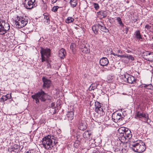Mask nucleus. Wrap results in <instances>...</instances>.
<instances>
[{"instance_id":"obj_27","label":"nucleus","mask_w":153,"mask_h":153,"mask_svg":"<svg viewBox=\"0 0 153 153\" xmlns=\"http://www.w3.org/2000/svg\"><path fill=\"white\" fill-rule=\"evenodd\" d=\"M99 14L101 15L102 18L105 17L107 16V13L105 11L101 10L99 13Z\"/></svg>"},{"instance_id":"obj_32","label":"nucleus","mask_w":153,"mask_h":153,"mask_svg":"<svg viewBox=\"0 0 153 153\" xmlns=\"http://www.w3.org/2000/svg\"><path fill=\"white\" fill-rule=\"evenodd\" d=\"M144 87L148 89H150L151 90H153V86L151 84L148 85L144 84Z\"/></svg>"},{"instance_id":"obj_9","label":"nucleus","mask_w":153,"mask_h":153,"mask_svg":"<svg viewBox=\"0 0 153 153\" xmlns=\"http://www.w3.org/2000/svg\"><path fill=\"white\" fill-rule=\"evenodd\" d=\"M79 48L84 53H87L90 52V47L88 44L80 43Z\"/></svg>"},{"instance_id":"obj_17","label":"nucleus","mask_w":153,"mask_h":153,"mask_svg":"<svg viewBox=\"0 0 153 153\" xmlns=\"http://www.w3.org/2000/svg\"><path fill=\"white\" fill-rule=\"evenodd\" d=\"M66 53L65 50L62 48L59 51V56L61 59H63L65 56Z\"/></svg>"},{"instance_id":"obj_36","label":"nucleus","mask_w":153,"mask_h":153,"mask_svg":"<svg viewBox=\"0 0 153 153\" xmlns=\"http://www.w3.org/2000/svg\"><path fill=\"white\" fill-rule=\"evenodd\" d=\"M5 97L7 98V100L10 99L11 97V94H8L5 96Z\"/></svg>"},{"instance_id":"obj_30","label":"nucleus","mask_w":153,"mask_h":153,"mask_svg":"<svg viewBox=\"0 0 153 153\" xmlns=\"http://www.w3.org/2000/svg\"><path fill=\"white\" fill-rule=\"evenodd\" d=\"M111 54L113 55L114 56H117L118 57H120V58H126V55H120L119 54H117L115 53H111Z\"/></svg>"},{"instance_id":"obj_28","label":"nucleus","mask_w":153,"mask_h":153,"mask_svg":"<svg viewBox=\"0 0 153 153\" xmlns=\"http://www.w3.org/2000/svg\"><path fill=\"white\" fill-rule=\"evenodd\" d=\"M76 45L74 43H71L70 46V48L72 50L73 53H74L76 50Z\"/></svg>"},{"instance_id":"obj_16","label":"nucleus","mask_w":153,"mask_h":153,"mask_svg":"<svg viewBox=\"0 0 153 153\" xmlns=\"http://www.w3.org/2000/svg\"><path fill=\"white\" fill-rule=\"evenodd\" d=\"M108 59L105 57H102L100 61V63L101 65L104 66H106L108 63Z\"/></svg>"},{"instance_id":"obj_12","label":"nucleus","mask_w":153,"mask_h":153,"mask_svg":"<svg viewBox=\"0 0 153 153\" xmlns=\"http://www.w3.org/2000/svg\"><path fill=\"white\" fill-rule=\"evenodd\" d=\"M136 116L139 118H144V122H147L149 119L148 115L143 112H138L136 113Z\"/></svg>"},{"instance_id":"obj_29","label":"nucleus","mask_w":153,"mask_h":153,"mask_svg":"<svg viewBox=\"0 0 153 153\" xmlns=\"http://www.w3.org/2000/svg\"><path fill=\"white\" fill-rule=\"evenodd\" d=\"M116 20L118 23L119 25L122 26H124V25L122 22L121 19L120 17H118L116 18Z\"/></svg>"},{"instance_id":"obj_44","label":"nucleus","mask_w":153,"mask_h":153,"mask_svg":"<svg viewBox=\"0 0 153 153\" xmlns=\"http://www.w3.org/2000/svg\"><path fill=\"white\" fill-rule=\"evenodd\" d=\"M58 0H51V3L54 4Z\"/></svg>"},{"instance_id":"obj_37","label":"nucleus","mask_w":153,"mask_h":153,"mask_svg":"<svg viewBox=\"0 0 153 153\" xmlns=\"http://www.w3.org/2000/svg\"><path fill=\"white\" fill-rule=\"evenodd\" d=\"M129 56V57H128L129 58H128L129 60H131V61H133L134 60V58L133 57L132 55H130Z\"/></svg>"},{"instance_id":"obj_46","label":"nucleus","mask_w":153,"mask_h":153,"mask_svg":"<svg viewBox=\"0 0 153 153\" xmlns=\"http://www.w3.org/2000/svg\"><path fill=\"white\" fill-rule=\"evenodd\" d=\"M129 55H128V54L126 55V58H127L128 59V58H129L128 57H129Z\"/></svg>"},{"instance_id":"obj_45","label":"nucleus","mask_w":153,"mask_h":153,"mask_svg":"<svg viewBox=\"0 0 153 153\" xmlns=\"http://www.w3.org/2000/svg\"><path fill=\"white\" fill-rule=\"evenodd\" d=\"M13 148L15 149H19V146H17L16 148H15V147L14 146L13 147Z\"/></svg>"},{"instance_id":"obj_23","label":"nucleus","mask_w":153,"mask_h":153,"mask_svg":"<svg viewBox=\"0 0 153 153\" xmlns=\"http://www.w3.org/2000/svg\"><path fill=\"white\" fill-rule=\"evenodd\" d=\"M126 130H128V128L125 127H121L118 130V131L119 133L120 134H123V136L124 135V134Z\"/></svg>"},{"instance_id":"obj_10","label":"nucleus","mask_w":153,"mask_h":153,"mask_svg":"<svg viewBox=\"0 0 153 153\" xmlns=\"http://www.w3.org/2000/svg\"><path fill=\"white\" fill-rule=\"evenodd\" d=\"M95 111L100 116L103 115L104 114V112L102 107L101 104L98 102L95 103Z\"/></svg>"},{"instance_id":"obj_2","label":"nucleus","mask_w":153,"mask_h":153,"mask_svg":"<svg viewBox=\"0 0 153 153\" xmlns=\"http://www.w3.org/2000/svg\"><path fill=\"white\" fill-rule=\"evenodd\" d=\"M47 95L44 93L43 91L39 92L38 93L32 95V97L35 100L36 102L37 103L39 102V100L42 101H45L47 98Z\"/></svg>"},{"instance_id":"obj_41","label":"nucleus","mask_w":153,"mask_h":153,"mask_svg":"<svg viewBox=\"0 0 153 153\" xmlns=\"http://www.w3.org/2000/svg\"><path fill=\"white\" fill-rule=\"evenodd\" d=\"M145 27L147 30H149L151 29V27L148 25H147L145 26Z\"/></svg>"},{"instance_id":"obj_43","label":"nucleus","mask_w":153,"mask_h":153,"mask_svg":"<svg viewBox=\"0 0 153 153\" xmlns=\"http://www.w3.org/2000/svg\"><path fill=\"white\" fill-rule=\"evenodd\" d=\"M93 153H100V152L97 150H95L93 152Z\"/></svg>"},{"instance_id":"obj_40","label":"nucleus","mask_w":153,"mask_h":153,"mask_svg":"<svg viewBox=\"0 0 153 153\" xmlns=\"http://www.w3.org/2000/svg\"><path fill=\"white\" fill-rule=\"evenodd\" d=\"M80 142H79V141H76L74 143V145L75 146H77L79 144H80Z\"/></svg>"},{"instance_id":"obj_15","label":"nucleus","mask_w":153,"mask_h":153,"mask_svg":"<svg viewBox=\"0 0 153 153\" xmlns=\"http://www.w3.org/2000/svg\"><path fill=\"white\" fill-rule=\"evenodd\" d=\"M99 29L101 31L105 33H107L108 32V30L105 27V25L102 22H100L99 23Z\"/></svg>"},{"instance_id":"obj_4","label":"nucleus","mask_w":153,"mask_h":153,"mask_svg":"<svg viewBox=\"0 0 153 153\" xmlns=\"http://www.w3.org/2000/svg\"><path fill=\"white\" fill-rule=\"evenodd\" d=\"M15 22L16 27L20 28L24 27L27 24L28 19L26 18L18 17Z\"/></svg>"},{"instance_id":"obj_22","label":"nucleus","mask_w":153,"mask_h":153,"mask_svg":"<svg viewBox=\"0 0 153 153\" xmlns=\"http://www.w3.org/2000/svg\"><path fill=\"white\" fill-rule=\"evenodd\" d=\"M134 35L136 39H142L139 30H136L135 32Z\"/></svg>"},{"instance_id":"obj_6","label":"nucleus","mask_w":153,"mask_h":153,"mask_svg":"<svg viewBox=\"0 0 153 153\" xmlns=\"http://www.w3.org/2000/svg\"><path fill=\"white\" fill-rule=\"evenodd\" d=\"M8 23L3 22L0 19V34L3 35L7 33L10 29Z\"/></svg>"},{"instance_id":"obj_35","label":"nucleus","mask_w":153,"mask_h":153,"mask_svg":"<svg viewBox=\"0 0 153 153\" xmlns=\"http://www.w3.org/2000/svg\"><path fill=\"white\" fill-rule=\"evenodd\" d=\"M1 100L3 102H4V101L7 100V99L5 96H3L1 97Z\"/></svg>"},{"instance_id":"obj_34","label":"nucleus","mask_w":153,"mask_h":153,"mask_svg":"<svg viewBox=\"0 0 153 153\" xmlns=\"http://www.w3.org/2000/svg\"><path fill=\"white\" fill-rule=\"evenodd\" d=\"M59 8V7L58 6H54L53 8L52 9V10L54 12L56 11Z\"/></svg>"},{"instance_id":"obj_38","label":"nucleus","mask_w":153,"mask_h":153,"mask_svg":"<svg viewBox=\"0 0 153 153\" xmlns=\"http://www.w3.org/2000/svg\"><path fill=\"white\" fill-rule=\"evenodd\" d=\"M55 103L52 102L51 105V107L52 108H55Z\"/></svg>"},{"instance_id":"obj_7","label":"nucleus","mask_w":153,"mask_h":153,"mask_svg":"<svg viewBox=\"0 0 153 153\" xmlns=\"http://www.w3.org/2000/svg\"><path fill=\"white\" fill-rule=\"evenodd\" d=\"M35 0H25L24 7L27 9H30L35 7Z\"/></svg>"},{"instance_id":"obj_20","label":"nucleus","mask_w":153,"mask_h":153,"mask_svg":"<svg viewBox=\"0 0 153 153\" xmlns=\"http://www.w3.org/2000/svg\"><path fill=\"white\" fill-rule=\"evenodd\" d=\"M146 56L147 57V59H148V61H151L153 60V52H147Z\"/></svg>"},{"instance_id":"obj_8","label":"nucleus","mask_w":153,"mask_h":153,"mask_svg":"<svg viewBox=\"0 0 153 153\" xmlns=\"http://www.w3.org/2000/svg\"><path fill=\"white\" fill-rule=\"evenodd\" d=\"M122 76L123 79L126 82L129 83H133L135 82L134 77L128 74H125Z\"/></svg>"},{"instance_id":"obj_18","label":"nucleus","mask_w":153,"mask_h":153,"mask_svg":"<svg viewBox=\"0 0 153 153\" xmlns=\"http://www.w3.org/2000/svg\"><path fill=\"white\" fill-rule=\"evenodd\" d=\"M79 128L81 130H84L86 128L85 123L82 122L80 123L78 126Z\"/></svg>"},{"instance_id":"obj_3","label":"nucleus","mask_w":153,"mask_h":153,"mask_svg":"<svg viewBox=\"0 0 153 153\" xmlns=\"http://www.w3.org/2000/svg\"><path fill=\"white\" fill-rule=\"evenodd\" d=\"M42 62H48V59L51 56V50L49 48H42L40 51Z\"/></svg>"},{"instance_id":"obj_14","label":"nucleus","mask_w":153,"mask_h":153,"mask_svg":"<svg viewBox=\"0 0 153 153\" xmlns=\"http://www.w3.org/2000/svg\"><path fill=\"white\" fill-rule=\"evenodd\" d=\"M125 136H123V140H124V139L126 140V139H129L131 138L132 136V134L130 130L128 128V130H126L124 134Z\"/></svg>"},{"instance_id":"obj_49","label":"nucleus","mask_w":153,"mask_h":153,"mask_svg":"<svg viewBox=\"0 0 153 153\" xmlns=\"http://www.w3.org/2000/svg\"><path fill=\"white\" fill-rule=\"evenodd\" d=\"M128 53H129V52H131V51H128Z\"/></svg>"},{"instance_id":"obj_48","label":"nucleus","mask_w":153,"mask_h":153,"mask_svg":"<svg viewBox=\"0 0 153 153\" xmlns=\"http://www.w3.org/2000/svg\"><path fill=\"white\" fill-rule=\"evenodd\" d=\"M126 30H128V29L127 28H126Z\"/></svg>"},{"instance_id":"obj_42","label":"nucleus","mask_w":153,"mask_h":153,"mask_svg":"<svg viewBox=\"0 0 153 153\" xmlns=\"http://www.w3.org/2000/svg\"><path fill=\"white\" fill-rule=\"evenodd\" d=\"M116 52L120 54H122L123 53L122 51L120 50H117V51Z\"/></svg>"},{"instance_id":"obj_50","label":"nucleus","mask_w":153,"mask_h":153,"mask_svg":"<svg viewBox=\"0 0 153 153\" xmlns=\"http://www.w3.org/2000/svg\"><path fill=\"white\" fill-rule=\"evenodd\" d=\"M153 60L151 61V62H153V58H152Z\"/></svg>"},{"instance_id":"obj_31","label":"nucleus","mask_w":153,"mask_h":153,"mask_svg":"<svg viewBox=\"0 0 153 153\" xmlns=\"http://www.w3.org/2000/svg\"><path fill=\"white\" fill-rule=\"evenodd\" d=\"M44 18L46 20H47V22L49 23L50 22V19L49 16L48 14L45 13L44 14Z\"/></svg>"},{"instance_id":"obj_24","label":"nucleus","mask_w":153,"mask_h":153,"mask_svg":"<svg viewBox=\"0 0 153 153\" xmlns=\"http://www.w3.org/2000/svg\"><path fill=\"white\" fill-rule=\"evenodd\" d=\"M83 137L84 138H90L91 134L88 131H85L83 134Z\"/></svg>"},{"instance_id":"obj_25","label":"nucleus","mask_w":153,"mask_h":153,"mask_svg":"<svg viewBox=\"0 0 153 153\" xmlns=\"http://www.w3.org/2000/svg\"><path fill=\"white\" fill-rule=\"evenodd\" d=\"M77 4V0H71L70 1V4L71 6L72 7H76Z\"/></svg>"},{"instance_id":"obj_53","label":"nucleus","mask_w":153,"mask_h":153,"mask_svg":"<svg viewBox=\"0 0 153 153\" xmlns=\"http://www.w3.org/2000/svg\"><path fill=\"white\" fill-rule=\"evenodd\" d=\"M152 25H153V24H152Z\"/></svg>"},{"instance_id":"obj_26","label":"nucleus","mask_w":153,"mask_h":153,"mask_svg":"<svg viewBox=\"0 0 153 153\" xmlns=\"http://www.w3.org/2000/svg\"><path fill=\"white\" fill-rule=\"evenodd\" d=\"M74 19L72 17H68L65 20V22L67 23H69L74 21Z\"/></svg>"},{"instance_id":"obj_33","label":"nucleus","mask_w":153,"mask_h":153,"mask_svg":"<svg viewBox=\"0 0 153 153\" xmlns=\"http://www.w3.org/2000/svg\"><path fill=\"white\" fill-rule=\"evenodd\" d=\"M93 6L96 10H97L99 8V6L97 3H93Z\"/></svg>"},{"instance_id":"obj_5","label":"nucleus","mask_w":153,"mask_h":153,"mask_svg":"<svg viewBox=\"0 0 153 153\" xmlns=\"http://www.w3.org/2000/svg\"><path fill=\"white\" fill-rule=\"evenodd\" d=\"M131 146L132 150L137 152H142L146 149L145 144L143 143H136L132 145Z\"/></svg>"},{"instance_id":"obj_47","label":"nucleus","mask_w":153,"mask_h":153,"mask_svg":"<svg viewBox=\"0 0 153 153\" xmlns=\"http://www.w3.org/2000/svg\"><path fill=\"white\" fill-rule=\"evenodd\" d=\"M26 153H31L30 151H28Z\"/></svg>"},{"instance_id":"obj_11","label":"nucleus","mask_w":153,"mask_h":153,"mask_svg":"<svg viewBox=\"0 0 153 153\" xmlns=\"http://www.w3.org/2000/svg\"><path fill=\"white\" fill-rule=\"evenodd\" d=\"M112 119L113 121L116 122L118 121H120L123 120V118L122 117V115L121 113H114L112 114Z\"/></svg>"},{"instance_id":"obj_1","label":"nucleus","mask_w":153,"mask_h":153,"mask_svg":"<svg viewBox=\"0 0 153 153\" xmlns=\"http://www.w3.org/2000/svg\"><path fill=\"white\" fill-rule=\"evenodd\" d=\"M54 136L50 134L44 137L42 139V145L46 149L50 150L54 145Z\"/></svg>"},{"instance_id":"obj_13","label":"nucleus","mask_w":153,"mask_h":153,"mask_svg":"<svg viewBox=\"0 0 153 153\" xmlns=\"http://www.w3.org/2000/svg\"><path fill=\"white\" fill-rule=\"evenodd\" d=\"M42 81L43 82V88H48L50 87L51 85V82L50 80L43 77Z\"/></svg>"},{"instance_id":"obj_52","label":"nucleus","mask_w":153,"mask_h":153,"mask_svg":"<svg viewBox=\"0 0 153 153\" xmlns=\"http://www.w3.org/2000/svg\"><path fill=\"white\" fill-rule=\"evenodd\" d=\"M91 85L90 86V88H89V89H90L91 88Z\"/></svg>"},{"instance_id":"obj_51","label":"nucleus","mask_w":153,"mask_h":153,"mask_svg":"<svg viewBox=\"0 0 153 153\" xmlns=\"http://www.w3.org/2000/svg\"><path fill=\"white\" fill-rule=\"evenodd\" d=\"M94 89H92L91 88L90 90H94Z\"/></svg>"},{"instance_id":"obj_19","label":"nucleus","mask_w":153,"mask_h":153,"mask_svg":"<svg viewBox=\"0 0 153 153\" xmlns=\"http://www.w3.org/2000/svg\"><path fill=\"white\" fill-rule=\"evenodd\" d=\"M99 29V24L98 25H95L92 27V29L95 34H97L98 33V29Z\"/></svg>"},{"instance_id":"obj_21","label":"nucleus","mask_w":153,"mask_h":153,"mask_svg":"<svg viewBox=\"0 0 153 153\" xmlns=\"http://www.w3.org/2000/svg\"><path fill=\"white\" fill-rule=\"evenodd\" d=\"M74 113L73 111L68 112L67 114L68 119L69 120H71L74 118Z\"/></svg>"},{"instance_id":"obj_39","label":"nucleus","mask_w":153,"mask_h":153,"mask_svg":"<svg viewBox=\"0 0 153 153\" xmlns=\"http://www.w3.org/2000/svg\"><path fill=\"white\" fill-rule=\"evenodd\" d=\"M45 62H46V64L47 65V68H51V65L49 63V59H48V62H47V61H45Z\"/></svg>"}]
</instances>
